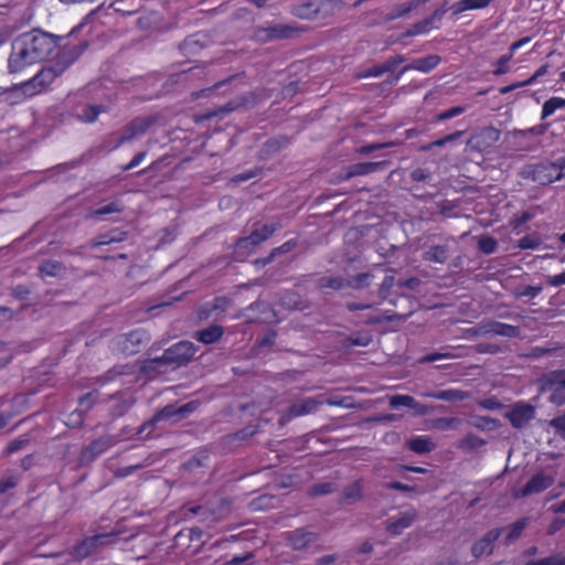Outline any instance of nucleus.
<instances>
[{
    "label": "nucleus",
    "instance_id": "1",
    "mask_svg": "<svg viewBox=\"0 0 565 565\" xmlns=\"http://www.w3.org/2000/svg\"><path fill=\"white\" fill-rule=\"evenodd\" d=\"M58 45V38L45 31L34 29L21 33L12 44L8 60L11 74H19L28 67L44 61Z\"/></svg>",
    "mask_w": 565,
    "mask_h": 565
},
{
    "label": "nucleus",
    "instance_id": "2",
    "mask_svg": "<svg viewBox=\"0 0 565 565\" xmlns=\"http://www.w3.org/2000/svg\"><path fill=\"white\" fill-rule=\"evenodd\" d=\"M522 177L540 185H550L557 180L565 179V157L554 161L544 160L527 164L522 170Z\"/></svg>",
    "mask_w": 565,
    "mask_h": 565
},
{
    "label": "nucleus",
    "instance_id": "3",
    "mask_svg": "<svg viewBox=\"0 0 565 565\" xmlns=\"http://www.w3.org/2000/svg\"><path fill=\"white\" fill-rule=\"evenodd\" d=\"M470 337L499 335L502 338L514 339L520 335V327L501 322L498 320H487L477 323L467 330Z\"/></svg>",
    "mask_w": 565,
    "mask_h": 565
},
{
    "label": "nucleus",
    "instance_id": "4",
    "mask_svg": "<svg viewBox=\"0 0 565 565\" xmlns=\"http://www.w3.org/2000/svg\"><path fill=\"white\" fill-rule=\"evenodd\" d=\"M542 390L550 393L548 401L554 406L565 405V369L551 371L542 377Z\"/></svg>",
    "mask_w": 565,
    "mask_h": 565
},
{
    "label": "nucleus",
    "instance_id": "5",
    "mask_svg": "<svg viewBox=\"0 0 565 565\" xmlns=\"http://www.w3.org/2000/svg\"><path fill=\"white\" fill-rule=\"evenodd\" d=\"M281 226V222L276 220L271 224H263L259 227H255L248 235L238 238L236 247L238 250L245 249L247 253H250L257 246L267 242Z\"/></svg>",
    "mask_w": 565,
    "mask_h": 565
},
{
    "label": "nucleus",
    "instance_id": "6",
    "mask_svg": "<svg viewBox=\"0 0 565 565\" xmlns=\"http://www.w3.org/2000/svg\"><path fill=\"white\" fill-rule=\"evenodd\" d=\"M196 352L195 345L190 341H180L163 350V361L168 367H180L186 365Z\"/></svg>",
    "mask_w": 565,
    "mask_h": 565
},
{
    "label": "nucleus",
    "instance_id": "7",
    "mask_svg": "<svg viewBox=\"0 0 565 565\" xmlns=\"http://www.w3.org/2000/svg\"><path fill=\"white\" fill-rule=\"evenodd\" d=\"M62 73L53 65L43 67L32 78L22 83L24 94L34 96L41 94L49 85H51Z\"/></svg>",
    "mask_w": 565,
    "mask_h": 565
},
{
    "label": "nucleus",
    "instance_id": "8",
    "mask_svg": "<svg viewBox=\"0 0 565 565\" xmlns=\"http://www.w3.org/2000/svg\"><path fill=\"white\" fill-rule=\"evenodd\" d=\"M87 47V40H83L77 44L67 43L57 51L52 63L63 75Z\"/></svg>",
    "mask_w": 565,
    "mask_h": 565
},
{
    "label": "nucleus",
    "instance_id": "9",
    "mask_svg": "<svg viewBox=\"0 0 565 565\" xmlns=\"http://www.w3.org/2000/svg\"><path fill=\"white\" fill-rule=\"evenodd\" d=\"M194 409V405L192 402L185 403L180 407H174L173 405H167L159 409L154 415L152 420L143 423L137 430L138 434H142L147 429H152L157 423L162 420H169L177 416L178 419L183 418L185 413L192 412Z\"/></svg>",
    "mask_w": 565,
    "mask_h": 565
},
{
    "label": "nucleus",
    "instance_id": "10",
    "mask_svg": "<svg viewBox=\"0 0 565 565\" xmlns=\"http://www.w3.org/2000/svg\"><path fill=\"white\" fill-rule=\"evenodd\" d=\"M443 57L439 54H429L423 57L414 58L408 65L404 66L396 75L390 81L391 84H396L401 77L409 72L417 71L424 74H428L438 67Z\"/></svg>",
    "mask_w": 565,
    "mask_h": 565
},
{
    "label": "nucleus",
    "instance_id": "11",
    "mask_svg": "<svg viewBox=\"0 0 565 565\" xmlns=\"http://www.w3.org/2000/svg\"><path fill=\"white\" fill-rule=\"evenodd\" d=\"M153 125L154 118L152 117H136L131 119L129 125L125 127L122 135L113 146V149L119 148L134 138L145 135Z\"/></svg>",
    "mask_w": 565,
    "mask_h": 565
},
{
    "label": "nucleus",
    "instance_id": "12",
    "mask_svg": "<svg viewBox=\"0 0 565 565\" xmlns=\"http://www.w3.org/2000/svg\"><path fill=\"white\" fill-rule=\"evenodd\" d=\"M114 444L115 440L111 436H102L92 440L82 449L78 456L79 462L86 465L95 461L99 456L110 449Z\"/></svg>",
    "mask_w": 565,
    "mask_h": 565
},
{
    "label": "nucleus",
    "instance_id": "13",
    "mask_svg": "<svg viewBox=\"0 0 565 565\" xmlns=\"http://www.w3.org/2000/svg\"><path fill=\"white\" fill-rule=\"evenodd\" d=\"M149 340V334L145 330L136 329L120 335L117 342L125 354L131 355L138 353Z\"/></svg>",
    "mask_w": 565,
    "mask_h": 565
},
{
    "label": "nucleus",
    "instance_id": "14",
    "mask_svg": "<svg viewBox=\"0 0 565 565\" xmlns=\"http://www.w3.org/2000/svg\"><path fill=\"white\" fill-rule=\"evenodd\" d=\"M554 483L555 478L553 475H545L543 471L536 472L530 477L516 497H529L533 493H541L554 486Z\"/></svg>",
    "mask_w": 565,
    "mask_h": 565
},
{
    "label": "nucleus",
    "instance_id": "15",
    "mask_svg": "<svg viewBox=\"0 0 565 565\" xmlns=\"http://www.w3.org/2000/svg\"><path fill=\"white\" fill-rule=\"evenodd\" d=\"M534 407L526 403H516L505 413V418L516 429L525 427L534 416Z\"/></svg>",
    "mask_w": 565,
    "mask_h": 565
},
{
    "label": "nucleus",
    "instance_id": "16",
    "mask_svg": "<svg viewBox=\"0 0 565 565\" xmlns=\"http://www.w3.org/2000/svg\"><path fill=\"white\" fill-rule=\"evenodd\" d=\"M316 537L317 534L315 532L298 527L286 533V543L295 551H302L307 548Z\"/></svg>",
    "mask_w": 565,
    "mask_h": 565
},
{
    "label": "nucleus",
    "instance_id": "17",
    "mask_svg": "<svg viewBox=\"0 0 565 565\" xmlns=\"http://www.w3.org/2000/svg\"><path fill=\"white\" fill-rule=\"evenodd\" d=\"M329 3V0H308L296 4L291 12L297 18L310 20L317 18Z\"/></svg>",
    "mask_w": 565,
    "mask_h": 565
},
{
    "label": "nucleus",
    "instance_id": "18",
    "mask_svg": "<svg viewBox=\"0 0 565 565\" xmlns=\"http://www.w3.org/2000/svg\"><path fill=\"white\" fill-rule=\"evenodd\" d=\"M502 532L501 527L489 530L480 540L475 542L471 546V554L475 557H481L484 554H491L493 546Z\"/></svg>",
    "mask_w": 565,
    "mask_h": 565
},
{
    "label": "nucleus",
    "instance_id": "19",
    "mask_svg": "<svg viewBox=\"0 0 565 565\" xmlns=\"http://www.w3.org/2000/svg\"><path fill=\"white\" fill-rule=\"evenodd\" d=\"M416 518L417 514L414 510L401 512L397 516L386 520V531L390 535H401L405 529L413 524Z\"/></svg>",
    "mask_w": 565,
    "mask_h": 565
},
{
    "label": "nucleus",
    "instance_id": "20",
    "mask_svg": "<svg viewBox=\"0 0 565 565\" xmlns=\"http://www.w3.org/2000/svg\"><path fill=\"white\" fill-rule=\"evenodd\" d=\"M388 164L387 161L379 162H359L348 168L347 172L341 177V180H349L356 175H364L383 170Z\"/></svg>",
    "mask_w": 565,
    "mask_h": 565
},
{
    "label": "nucleus",
    "instance_id": "21",
    "mask_svg": "<svg viewBox=\"0 0 565 565\" xmlns=\"http://www.w3.org/2000/svg\"><path fill=\"white\" fill-rule=\"evenodd\" d=\"M167 364L163 361V355H159V358H151L150 360H146L141 362L139 365V374L148 380H153L167 371Z\"/></svg>",
    "mask_w": 565,
    "mask_h": 565
},
{
    "label": "nucleus",
    "instance_id": "22",
    "mask_svg": "<svg viewBox=\"0 0 565 565\" xmlns=\"http://www.w3.org/2000/svg\"><path fill=\"white\" fill-rule=\"evenodd\" d=\"M297 31L296 28L289 24H275L271 26L263 28L258 31L259 34H264V39L267 41L284 40L294 36Z\"/></svg>",
    "mask_w": 565,
    "mask_h": 565
},
{
    "label": "nucleus",
    "instance_id": "23",
    "mask_svg": "<svg viewBox=\"0 0 565 565\" xmlns=\"http://www.w3.org/2000/svg\"><path fill=\"white\" fill-rule=\"evenodd\" d=\"M319 405L320 403L315 398H303L290 405L286 415L289 419L297 418V416L315 412Z\"/></svg>",
    "mask_w": 565,
    "mask_h": 565
},
{
    "label": "nucleus",
    "instance_id": "24",
    "mask_svg": "<svg viewBox=\"0 0 565 565\" xmlns=\"http://www.w3.org/2000/svg\"><path fill=\"white\" fill-rule=\"evenodd\" d=\"M224 330L223 327L220 324H210L203 330H200L195 334V339L199 342H202L204 344H214L220 341V339L223 337Z\"/></svg>",
    "mask_w": 565,
    "mask_h": 565
},
{
    "label": "nucleus",
    "instance_id": "25",
    "mask_svg": "<svg viewBox=\"0 0 565 565\" xmlns=\"http://www.w3.org/2000/svg\"><path fill=\"white\" fill-rule=\"evenodd\" d=\"M547 72H548V65L547 64L542 65L527 79L519 81V82H514V83H511L505 86H501L499 88V94H510V92H512L516 88L529 86V85L535 83L540 77L546 75Z\"/></svg>",
    "mask_w": 565,
    "mask_h": 565
},
{
    "label": "nucleus",
    "instance_id": "26",
    "mask_svg": "<svg viewBox=\"0 0 565 565\" xmlns=\"http://www.w3.org/2000/svg\"><path fill=\"white\" fill-rule=\"evenodd\" d=\"M127 236V232L113 228L108 232L99 234L96 238H94L93 246L100 247L113 243H121L126 241Z\"/></svg>",
    "mask_w": 565,
    "mask_h": 565
},
{
    "label": "nucleus",
    "instance_id": "27",
    "mask_svg": "<svg viewBox=\"0 0 565 565\" xmlns=\"http://www.w3.org/2000/svg\"><path fill=\"white\" fill-rule=\"evenodd\" d=\"M437 14L438 12H435L430 17L413 23L412 26H409L402 36L414 38L417 36V34H428L434 26Z\"/></svg>",
    "mask_w": 565,
    "mask_h": 565
},
{
    "label": "nucleus",
    "instance_id": "28",
    "mask_svg": "<svg viewBox=\"0 0 565 565\" xmlns=\"http://www.w3.org/2000/svg\"><path fill=\"white\" fill-rule=\"evenodd\" d=\"M494 0H459L452 4V14H461L467 11L482 10Z\"/></svg>",
    "mask_w": 565,
    "mask_h": 565
},
{
    "label": "nucleus",
    "instance_id": "29",
    "mask_svg": "<svg viewBox=\"0 0 565 565\" xmlns=\"http://www.w3.org/2000/svg\"><path fill=\"white\" fill-rule=\"evenodd\" d=\"M407 447L417 455H424L435 450V443L428 436H415L407 441Z\"/></svg>",
    "mask_w": 565,
    "mask_h": 565
},
{
    "label": "nucleus",
    "instance_id": "30",
    "mask_svg": "<svg viewBox=\"0 0 565 565\" xmlns=\"http://www.w3.org/2000/svg\"><path fill=\"white\" fill-rule=\"evenodd\" d=\"M390 406L393 408L397 407H409L415 408L419 414L428 413V407L419 405L415 398L411 395H395L390 401Z\"/></svg>",
    "mask_w": 565,
    "mask_h": 565
},
{
    "label": "nucleus",
    "instance_id": "31",
    "mask_svg": "<svg viewBox=\"0 0 565 565\" xmlns=\"http://www.w3.org/2000/svg\"><path fill=\"white\" fill-rule=\"evenodd\" d=\"M500 139V130L493 127H487L482 129L480 132L472 136L471 141L475 142V146L478 148L486 147L491 142L498 141Z\"/></svg>",
    "mask_w": 565,
    "mask_h": 565
},
{
    "label": "nucleus",
    "instance_id": "32",
    "mask_svg": "<svg viewBox=\"0 0 565 565\" xmlns=\"http://www.w3.org/2000/svg\"><path fill=\"white\" fill-rule=\"evenodd\" d=\"M108 539V534H96L93 537L85 539L83 542H81L76 547V553L82 556H88L90 555L95 548L103 544L105 540Z\"/></svg>",
    "mask_w": 565,
    "mask_h": 565
},
{
    "label": "nucleus",
    "instance_id": "33",
    "mask_svg": "<svg viewBox=\"0 0 565 565\" xmlns=\"http://www.w3.org/2000/svg\"><path fill=\"white\" fill-rule=\"evenodd\" d=\"M425 397L445 401V402H459L468 397V394L459 390H445L436 391L424 394Z\"/></svg>",
    "mask_w": 565,
    "mask_h": 565
},
{
    "label": "nucleus",
    "instance_id": "34",
    "mask_svg": "<svg viewBox=\"0 0 565 565\" xmlns=\"http://www.w3.org/2000/svg\"><path fill=\"white\" fill-rule=\"evenodd\" d=\"M459 354L454 352L452 347H444L438 352H430L422 355L418 360L419 364H428L440 361L441 359H458Z\"/></svg>",
    "mask_w": 565,
    "mask_h": 565
},
{
    "label": "nucleus",
    "instance_id": "35",
    "mask_svg": "<svg viewBox=\"0 0 565 565\" xmlns=\"http://www.w3.org/2000/svg\"><path fill=\"white\" fill-rule=\"evenodd\" d=\"M299 242L297 237L289 238L287 242H285L282 245L273 248L271 253L263 258V259H256V264H263L267 265L269 264L277 255L287 254L292 252L295 248H297Z\"/></svg>",
    "mask_w": 565,
    "mask_h": 565
},
{
    "label": "nucleus",
    "instance_id": "36",
    "mask_svg": "<svg viewBox=\"0 0 565 565\" xmlns=\"http://www.w3.org/2000/svg\"><path fill=\"white\" fill-rule=\"evenodd\" d=\"M468 425L479 430H493L500 427V420L487 417V415H472Z\"/></svg>",
    "mask_w": 565,
    "mask_h": 565
},
{
    "label": "nucleus",
    "instance_id": "37",
    "mask_svg": "<svg viewBox=\"0 0 565 565\" xmlns=\"http://www.w3.org/2000/svg\"><path fill=\"white\" fill-rule=\"evenodd\" d=\"M423 259L444 264L448 259V248L446 245H434L423 253Z\"/></svg>",
    "mask_w": 565,
    "mask_h": 565
},
{
    "label": "nucleus",
    "instance_id": "38",
    "mask_svg": "<svg viewBox=\"0 0 565 565\" xmlns=\"http://www.w3.org/2000/svg\"><path fill=\"white\" fill-rule=\"evenodd\" d=\"M102 111H105L103 105H86L76 114V117L81 122H96Z\"/></svg>",
    "mask_w": 565,
    "mask_h": 565
},
{
    "label": "nucleus",
    "instance_id": "39",
    "mask_svg": "<svg viewBox=\"0 0 565 565\" xmlns=\"http://www.w3.org/2000/svg\"><path fill=\"white\" fill-rule=\"evenodd\" d=\"M425 2V0H411L408 2H403L402 4H397L393 11L390 13V19H399L408 15L413 12V10L417 9L420 3Z\"/></svg>",
    "mask_w": 565,
    "mask_h": 565
},
{
    "label": "nucleus",
    "instance_id": "40",
    "mask_svg": "<svg viewBox=\"0 0 565 565\" xmlns=\"http://www.w3.org/2000/svg\"><path fill=\"white\" fill-rule=\"evenodd\" d=\"M42 277H56L64 270L63 263L58 260H44L39 267Z\"/></svg>",
    "mask_w": 565,
    "mask_h": 565
},
{
    "label": "nucleus",
    "instance_id": "41",
    "mask_svg": "<svg viewBox=\"0 0 565 565\" xmlns=\"http://www.w3.org/2000/svg\"><path fill=\"white\" fill-rule=\"evenodd\" d=\"M565 108V98L562 97H552L547 99L543 106L541 111V119L544 120L556 113L557 109Z\"/></svg>",
    "mask_w": 565,
    "mask_h": 565
},
{
    "label": "nucleus",
    "instance_id": "42",
    "mask_svg": "<svg viewBox=\"0 0 565 565\" xmlns=\"http://www.w3.org/2000/svg\"><path fill=\"white\" fill-rule=\"evenodd\" d=\"M124 211V206L119 201H111L105 205L93 210L90 216L94 218H100L105 215L121 213Z\"/></svg>",
    "mask_w": 565,
    "mask_h": 565
},
{
    "label": "nucleus",
    "instance_id": "43",
    "mask_svg": "<svg viewBox=\"0 0 565 565\" xmlns=\"http://www.w3.org/2000/svg\"><path fill=\"white\" fill-rule=\"evenodd\" d=\"M258 431H259V425H257V424H249V425L241 428L239 430H237V431H235L233 434L226 435L225 438L228 441L246 440V439L253 437L254 435H256Z\"/></svg>",
    "mask_w": 565,
    "mask_h": 565
},
{
    "label": "nucleus",
    "instance_id": "44",
    "mask_svg": "<svg viewBox=\"0 0 565 565\" xmlns=\"http://www.w3.org/2000/svg\"><path fill=\"white\" fill-rule=\"evenodd\" d=\"M529 523L527 518L520 519L514 523L508 526V534L505 537L507 543H512L521 537V534L525 530L526 524Z\"/></svg>",
    "mask_w": 565,
    "mask_h": 565
},
{
    "label": "nucleus",
    "instance_id": "45",
    "mask_svg": "<svg viewBox=\"0 0 565 565\" xmlns=\"http://www.w3.org/2000/svg\"><path fill=\"white\" fill-rule=\"evenodd\" d=\"M373 341V337L369 332H355L348 337L344 345L350 347H367Z\"/></svg>",
    "mask_w": 565,
    "mask_h": 565
},
{
    "label": "nucleus",
    "instance_id": "46",
    "mask_svg": "<svg viewBox=\"0 0 565 565\" xmlns=\"http://www.w3.org/2000/svg\"><path fill=\"white\" fill-rule=\"evenodd\" d=\"M484 443V439L472 433H468L463 438L459 440L458 447L461 450H476L478 447H482Z\"/></svg>",
    "mask_w": 565,
    "mask_h": 565
},
{
    "label": "nucleus",
    "instance_id": "47",
    "mask_svg": "<svg viewBox=\"0 0 565 565\" xmlns=\"http://www.w3.org/2000/svg\"><path fill=\"white\" fill-rule=\"evenodd\" d=\"M239 106L238 103H235V102H228L226 103L224 106H221L218 108H216L215 110H212V111H207L205 114H202L200 116L196 117V121L198 122H203V120L205 119H210L212 117H215L217 116L218 114H228V113H232L233 110H235L237 107Z\"/></svg>",
    "mask_w": 565,
    "mask_h": 565
},
{
    "label": "nucleus",
    "instance_id": "48",
    "mask_svg": "<svg viewBox=\"0 0 565 565\" xmlns=\"http://www.w3.org/2000/svg\"><path fill=\"white\" fill-rule=\"evenodd\" d=\"M513 58V55L508 51V53L502 54L495 61V70L492 72L494 76H501L508 74L510 72V61Z\"/></svg>",
    "mask_w": 565,
    "mask_h": 565
},
{
    "label": "nucleus",
    "instance_id": "49",
    "mask_svg": "<svg viewBox=\"0 0 565 565\" xmlns=\"http://www.w3.org/2000/svg\"><path fill=\"white\" fill-rule=\"evenodd\" d=\"M478 248L487 254H493L498 250V242L493 236L483 235L478 238Z\"/></svg>",
    "mask_w": 565,
    "mask_h": 565
},
{
    "label": "nucleus",
    "instance_id": "50",
    "mask_svg": "<svg viewBox=\"0 0 565 565\" xmlns=\"http://www.w3.org/2000/svg\"><path fill=\"white\" fill-rule=\"evenodd\" d=\"M335 489L337 487L332 482L315 483L309 488L308 493L311 497H319L330 494L334 492Z\"/></svg>",
    "mask_w": 565,
    "mask_h": 565
},
{
    "label": "nucleus",
    "instance_id": "51",
    "mask_svg": "<svg viewBox=\"0 0 565 565\" xmlns=\"http://www.w3.org/2000/svg\"><path fill=\"white\" fill-rule=\"evenodd\" d=\"M373 275L370 273H361L355 276H352L348 279V287L360 289L365 286H369Z\"/></svg>",
    "mask_w": 565,
    "mask_h": 565
},
{
    "label": "nucleus",
    "instance_id": "52",
    "mask_svg": "<svg viewBox=\"0 0 565 565\" xmlns=\"http://www.w3.org/2000/svg\"><path fill=\"white\" fill-rule=\"evenodd\" d=\"M543 290V287L541 285H527L519 287L514 295L518 299H522V297H527L529 299H534V297L539 296Z\"/></svg>",
    "mask_w": 565,
    "mask_h": 565
},
{
    "label": "nucleus",
    "instance_id": "53",
    "mask_svg": "<svg viewBox=\"0 0 565 565\" xmlns=\"http://www.w3.org/2000/svg\"><path fill=\"white\" fill-rule=\"evenodd\" d=\"M541 238L536 235L527 234L520 238L518 242V247L523 250L527 249H537L541 246Z\"/></svg>",
    "mask_w": 565,
    "mask_h": 565
},
{
    "label": "nucleus",
    "instance_id": "54",
    "mask_svg": "<svg viewBox=\"0 0 565 565\" xmlns=\"http://www.w3.org/2000/svg\"><path fill=\"white\" fill-rule=\"evenodd\" d=\"M393 285H394L393 276L384 277L383 282L381 284L380 295L384 301H388L390 303L396 306V302L399 301V299H404V298H402V296H399L395 300H394V298H388V289H391L393 287Z\"/></svg>",
    "mask_w": 565,
    "mask_h": 565
},
{
    "label": "nucleus",
    "instance_id": "55",
    "mask_svg": "<svg viewBox=\"0 0 565 565\" xmlns=\"http://www.w3.org/2000/svg\"><path fill=\"white\" fill-rule=\"evenodd\" d=\"M263 172L262 168H254L250 170L243 171L237 173L231 178V182L235 185L242 184V182H247V180L259 177Z\"/></svg>",
    "mask_w": 565,
    "mask_h": 565
},
{
    "label": "nucleus",
    "instance_id": "56",
    "mask_svg": "<svg viewBox=\"0 0 565 565\" xmlns=\"http://www.w3.org/2000/svg\"><path fill=\"white\" fill-rule=\"evenodd\" d=\"M343 500L345 501H356L362 495V486L360 481H355L352 484L348 486L343 490Z\"/></svg>",
    "mask_w": 565,
    "mask_h": 565
},
{
    "label": "nucleus",
    "instance_id": "57",
    "mask_svg": "<svg viewBox=\"0 0 565 565\" xmlns=\"http://www.w3.org/2000/svg\"><path fill=\"white\" fill-rule=\"evenodd\" d=\"M465 135L463 131H455L452 134L446 135L437 140L431 141L428 146L423 147L424 149H431L434 147H443L448 142L456 141L460 139Z\"/></svg>",
    "mask_w": 565,
    "mask_h": 565
},
{
    "label": "nucleus",
    "instance_id": "58",
    "mask_svg": "<svg viewBox=\"0 0 565 565\" xmlns=\"http://www.w3.org/2000/svg\"><path fill=\"white\" fill-rule=\"evenodd\" d=\"M467 110L466 106H455L451 108H448L446 110H443L436 116L437 122H443V120H447L454 117H457L461 114H463Z\"/></svg>",
    "mask_w": 565,
    "mask_h": 565
},
{
    "label": "nucleus",
    "instance_id": "59",
    "mask_svg": "<svg viewBox=\"0 0 565 565\" xmlns=\"http://www.w3.org/2000/svg\"><path fill=\"white\" fill-rule=\"evenodd\" d=\"M99 395L100 394L98 391H93L83 395L78 399L79 407L84 408L85 411L90 409L99 399Z\"/></svg>",
    "mask_w": 565,
    "mask_h": 565
},
{
    "label": "nucleus",
    "instance_id": "60",
    "mask_svg": "<svg viewBox=\"0 0 565 565\" xmlns=\"http://www.w3.org/2000/svg\"><path fill=\"white\" fill-rule=\"evenodd\" d=\"M405 61H406V57L402 54H395L393 56L387 57L383 64L384 73L394 72L397 68V66H399L401 63H403Z\"/></svg>",
    "mask_w": 565,
    "mask_h": 565
},
{
    "label": "nucleus",
    "instance_id": "61",
    "mask_svg": "<svg viewBox=\"0 0 565 565\" xmlns=\"http://www.w3.org/2000/svg\"><path fill=\"white\" fill-rule=\"evenodd\" d=\"M459 424H460V419L457 417L438 418L434 422V427L439 430H446L449 428H455Z\"/></svg>",
    "mask_w": 565,
    "mask_h": 565
},
{
    "label": "nucleus",
    "instance_id": "62",
    "mask_svg": "<svg viewBox=\"0 0 565 565\" xmlns=\"http://www.w3.org/2000/svg\"><path fill=\"white\" fill-rule=\"evenodd\" d=\"M29 443L28 438H15L9 443V445L6 447L4 454L6 455H13L18 452L19 450H22L25 445Z\"/></svg>",
    "mask_w": 565,
    "mask_h": 565
},
{
    "label": "nucleus",
    "instance_id": "63",
    "mask_svg": "<svg viewBox=\"0 0 565 565\" xmlns=\"http://www.w3.org/2000/svg\"><path fill=\"white\" fill-rule=\"evenodd\" d=\"M550 425L565 439V414L558 415L556 418L552 419Z\"/></svg>",
    "mask_w": 565,
    "mask_h": 565
},
{
    "label": "nucleus",
    "instance_id": "64",
    "mask_svg": "<svg viewBox=\"0 0 565 565\" xmlns=\"http://www.w3.org/2000/svg\"><path fill=\"white\" fill-rule=\"evenodd\" d=\"M525 565H565V557L559 559L554 557H544L536 561H529Z\"/></svg>",
    "mask_w": 565,
    "mask_h": 565
}]
</instances>
